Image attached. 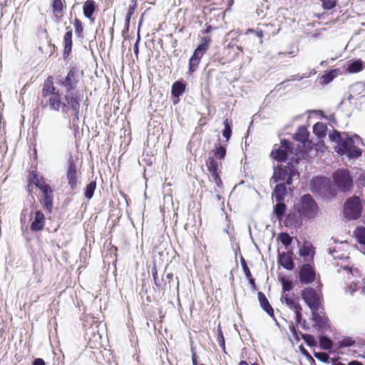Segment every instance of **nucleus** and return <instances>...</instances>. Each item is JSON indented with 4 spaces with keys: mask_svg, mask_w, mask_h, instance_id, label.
<instances>
[{
    "mask_svg": "<svg viewBox=\"0 0 365 365\" xmlns=\"http://www.w3.org/2000/svg\"><path fill=\"white\" fill-rule=\"evenodd\" d=\"M343 140L335 147V151L341 155H346L349 158H357L362 154V150L358 148V145L361 143V138L354 135L349 136L346 133Z\"/></svg>",
    "mask_w": 365,
    "mask_h": 365,
    "instance_id": "7ed1b4c3",
    "label": "nucleus"
},
{
    "mask_svg": "<svg viewBox=\"0 0 365 365\" xmlns=\"http://www.w3.org/2000/svg\"><path fill=\"white\" fill-rule=\"evenodd\" d=\"M217 341L219 344V346L222 348V349L225 350V338L223 336V333L220 327L217 329Z\"/></svg>",
    "mask_w": 365,
    "mask_h": 365,
    "instance_id": "c03bdc74",
    "label": "nucleus"
},
{
    "mask_svg": "<svg viewBox=\"0 0 365 365\" xmlns=\"http://www.w3.org/2000/svg\"><path fill=\"white\" fill-rule=\"evenodd\" d=\"M209 172L210 173L211 176L213 178V180L216 183L217 186L218 187H222V180L220 177V175H219L217 170V171H209Z\"/></svg>",
    "mask_w": 365,
    "mask_h": 365,
    "instance_id": "49530a36",
    "label": "nucleus"
},
{
    "mask_svg": "<svg viewBox=\"0 0 365 365\" xmlns=\"http://www.w3.org/2000/svg\"><path fill=\"white\" fill-rule=\"evenodd\" d=\"M302 339L309 346H314L317 345V341L314 336L309 334L300 333Z\"/></svg>",
    "mask_w": 365,
    "mask_h": 365,
    "instance_id": "e433bc0d",
    "label": "nucleus"
},
{
    "mask_svg": "<svg viewBox=\"0 0 365 365\" xmlns=\"http://www.w3.org/2000/svg\"><path fill=\"white\" fill-rule=\"evenodd\" d=\"M152 276L154 281L155 285L160 290H163L166 285V279L163 278H158V270L155 266L152 268Z\"/></svg>",
    "mask_w": 365,
    "mask_h": 365,
    "instance_id": "4be33fe9",
    "label": "nucleus"
},
{
    "mask_svg": "<svg viewBox=\"0 0 365 365\" xmlns=\"http://www.w3.org/2000/svg\"><path fill=\"white\" fill-rule=\"evenodd\" d=\"M319 344L323 349L331 350L333 341L327 336H322L319 339Z\"/></svg>",
    "mask_w": 365,
    "mask_h": 365,
    "instance_id": "72a5a7b5",
    "label": "nucleus"
},
{
    "mask_svg": "<svg viewBox=\"0 0 365 365\" xmlns=\"http://www.w3.org/2000/svg\"><path fill=\"white\" fill-rule=\"evenodd\" d=\"M254 34L257 37L259 38V43H262V37H263V31L262 30H254V29H248L246 32V34Z\"/></svg>",
    "mask_w": 365,
    "mask_h": 365,
    "instance_id": "8fccbe9b",
    "label": "nucleus"
},
{
    "mask_svg": "<svg viewBox=\"0 0 365 365\" xmlns=\"http://www.w3.org/2000/svg\"><path fill=\"white\" fill-rule=\"evenodd\" d=\"M45 225V216L41 210L35 212L34 220L31 222V230L34 232L43 230Z\"/></svg>",
    "mask_w": 365,
    "mask_h": 365,
    "instance_id": "a211bd4d",
    "label": "nucleus"
},
{
    "mask_svg": "<svg viewBox=\"0 0 365 365\" xmlns=\"http://www.w3.org/2000/svg\"><path fill=\"white\" fill-rule=\"evenodd\" d=\"M310 250L308 247L304 246L299 250V255L303 257H307L309 255Z\"/></svg>",
    "mask_w": 365,
    "mask_h": 365,
    "instance_id": "5fc2aeb1",
    "label": "nucleus"
},
{
    "mask_svg": "<svg viewBox=\"0 0 365 365\" xmlns=\"http://www.w3.org/2000/svg\"><path fill=\"white\" fill-rule=\"evenodd\" d=\"M312 320L314 322L315 326L319 330H324L327 326L328 318L325 316V314L320 310L312 311Z\"/></svg>",
    "mask_w": 365,
    "mask_h": 365,
    "instance_id": "2eb2a0df",
    "label": "nucleus"
},
{
    "mask_svg": "<svg viewBox=\"0 0 365 365\" xmlns=\"http://www.w3.org/2000/svg\"><path fill=\"white\" fill-rule=\"evenodd\" d=\"M215 155L219 160L224 159L226 155V148L219 145L215 151Z\"/></svg>",
    "mask_w": 365,
    "mask_h": 365,
    "instance_id": "79ce46f5",
    "label": "nucleus"
},
{
    "mask_svg": "<svg viewBox=\"0 0 365 365\" xmlns=\"http://www.w3.org/2000/svg\"><path fill=\"white\" fill-rule=\"evenodd\" d=\"M284 292H289L292 289V282L289 280L282 278L280 279Z\"/></svg>",
    "mask_w": 365,
    "mask_h": 365,
    "instance_id": "de8ad7c7",
    "label": "nucleus"
},
{
    "mask_svg": "<svg viewBox=\"0 0 365 365\" xmlns=\"http://www.w3.org/2000/svg\"><path fill=\"white\" fill-rule=\"evenodd\" d=\"M279 239L280 242L284 245L288 246L291 245L292 242V238L289 236V234L286 232H282L279 235Z\"/></svg>",
    "mask_w": 365,
    "mask_h": 365,
    "instance_id": "a19ab883",
    "label": "nucleus"
},
{
    "mask_svg": "<svg viewBox=\"0 0 365 365\" xmlns=\"http://www.w3.org/2000/svg\"><path fill=\"white\" fill-rule=\"evenodd\" d=\"M314 269L309 264H304L300 267L299 278L302 284H311L315 280Z\"/></svg>",
    "mask_w": 365,
    "mask_h": 365,
    "instance_id": "ddd939ff",
    "label": "nucleus"
},
{
    "mask_svg": "<svg viewBox=\"0 0 365 365\" xmlns=\"http://www.w3.org/2000/svg\"><path fill=\"white\" fill-rule=\"evenodd\" d=\"M309 135L307 129L304 126H301L294 134V139L300 143H305L308 140Z\"/></svg>",
    "mask_w": 365,
    "mask_h": 365,
    "instance_id": "b1692460",
    "label": "nucleus"
},
{
    "mask_svg": "<svg viewBox=\"0 0 365 365\" xmlns=\"http://www.w3.org/2000/svg\"><path fill=\"white\" fill-rule=\"evenodd\" d=\"M132 16H129L128 14H127L126 16H125V21H126V25H127V30H128V26H129V24H130V18H131Z\"/></svg>",
    "mask_w": 365,
    "mask_h": 365,
    "instance_id": "0e129e2a",
    "label": "nucleus"
},
{
    "mask_svg": "<svg viewBox=\"0 0 365 365\" xmlns=\"http://www.w3.org/2000/svg\"><path fill=\"white\" fill-rule=\"evenodd\" d=\"M247 279L249 280V282L252 285V288L256 289L257 287L255 282V279L252 277V276L251 275V277H247Z\"/></svg>",
    "mask_w": 365,
    "mask_h": 365,
    "instance_id": "680f3d73",
    "label": "nucleus"
},
{
    "mask_svg": "<svg viewBox=\"0 0 365 365\" xmlns=\"http://www.w3.org/2000/svg\"><path fill=\"white\" fill-rule=\"evenodd\" d=\"M83 101V98L78 99H71L68 101H61L60 98L56 96L52 101V104L47 105L48 109L51 111L55 112H61L63 115H68L70 110H72L73 113V116L71 120V122L73 124V128H78V123L79 121L80 116V108L81 103Z\"/></svg>",
    "mask_w": 365,
    "mask_h": 365,
    "instance_id": "f03ea898",
    "label": "nucleus"
},
{
    "mask_svg": "<svg viewBox=\"0 0 365 365\" xmlns=\"http://www.w3.org/2000/svg\"><path fill=\"white\" fill-rule=\"evenodd\" d=\"M309 76V75H307V74H303L302 76L299 74H296V75H293V76H290V78L288 79V81H300L302 78H308Z\"/></svg>",
    "mask_w": 365,
    "mask_h": 365,
    "instance_id": "603ef678",
    "label": "nucleus"
},
{
    "mask_svg": "<svg viewBox=\"0 0 365 365\" xmlns=\"http://www.w3.org/2000/svg\"><path fill=\"white\" fill-rule=\"evenodd\" d=\"M241 265L246 277H251V272L247 265L246 261L243 257L241 259Z\"/></svg>",
    "mask_w": 365,
    "mask_h": 365,
    "instance_id": "09e8293b",
    "label": "nucleus"
},
{
    "mask_svg": "<svg viewBox=\"0 0 365 365\" xmlns=\"http://www.w3.org/2000/svg\"><path fill=\"white\" fill-rule=\"evenodd\" d=\"M302 297L312 311L321 309V299L314 288L307 287L303 289Z\"/></svg>",
    "mask_w": 365,
    "mask_h": 365,
    "instance_id": "9d476101",
    "label": "nucleus"
},
{
    "mask_svg": "<svg viewBox=\"0 0 365 365\" xmlns=\"http://www.w3.org/2000/svg\"><path fill=\"white\" fill-rule=\"evenodd\" d=\"M206 164L209 171H217L218 169L217 162L214 157H209Z\"/></svg>",
    "mask_w": 365,
    "mask_h": 365,
    "instance_id": "ea45409f",
    "label": "nucleus"
},
{
    "mask_svg": "<svg viewBox=\"0 0 365 365\" xmlns=\"http://www.w3.org/2000/svg\"><path fill=\"white\" fill-rule=\"evenodd\" d=\"M364 62L361 59H357L351 62L347 66V71L351 73H358L363 69Z\"/></svg>",
    "mask_w": 365,
    "mask_h": 365,
    "instance_id": "393cba45",
    "label": "nucleus"
},
{
    "mask_svg": "<svg viewBox=\"0 0 365 365\" xmlns=\"http://www.w3.org/2000/svg\"><path fill=\"white\" fill-rule=\"evenodd\" d=\"M348 365H363V364L359 361H351L349 362Z\"/></svg>",
    "mask_w": 365,
    "mask_h": 365,
    "instance_id": "69168bd1",
    "label": "nucleus"
},
{
    "mask_svg": "<svg viewBox=\"0 0 365 365\" xmlns=\"http://www.w3.org/2000/svg\"><path fill=\"white\" fill-rule=\"evenodd\" d=\"M329 137L331 141L337 143L338 144L344 138V137H342L341 133L336 130H334L331 133H329Z\"/></svg>",
    "mask_w": 365,
    "mask_h": 365,
    "instance_id": "58836bf2",
    "label": "nucleus"
},
{
    "mask_svg": "<svg viewBox=\"0 0 365 365\" xmlns=\"http://www.w3.org/2000/svg\"><path fill=\"white\" fill-rule=\"evenodd\" d=\"M97 6L93 0H87L84 2L83 6V12L85 17L88 19L93 20V14L96 11Z\"/></svg>",
    "mask_w": 365,
    "mask_h": 365,
    "instance_id": "412c9836",
    "label": "nucleus"
},
{
    "mask_svg": "<svg viewBox=\"0 0 365 365\" xmlns=\"http://www.w3.org/2000/svg\"><path fill=\"white\" fill-rule=\"evenodd\" d=\"M140 33L138 32V38H137V40L134 44V46H133V51H134V53L136 56V58H138V53H139V43H140Z\"/></svg>",
    "mask_w": 365,
    "mask_h": 365,
    "instance_id": "3c124183",
    "label": "nucleus"
},
{
    "mask_svg": "<svg viewBox=\"0 0 365 365\" xmlns=\"http://www.w3.org/2000/svg\"><path fill=\"white\" fill-rule=\"evenodd\" d=\"M337 0H322V7L324 9L329 10L336 6Z\"/></svg>",
    "mask_w": 365,
    "mask_h": 365,
    "instance_id": "a18cd8bd",
    "label": "nucleus"
},
{
    "mask_svg": "<svg viewBox=\"0 0 365 365\" xmlns=\"http://www.w3.org/2000/svg\"><path fill=\"white\" fill-rule=\"evenodd\" d=\"M34 184L42 192L41 202L43 207L51 212L53 208V190L51 187L48 184L41 183L38 179L34 182Z\"/></svg>",
    "mask_w": 365,
    "mask_h": 365,
    "instance_id": "1a4fd4ad",
    "label": "nucleus"
},
{
    "mask_svg": "<svg viewBox=\"0 0 365 365\" xmlns=\"http://www.w3.org/2000/svg\"><path fill=\"white\" fill-rule=\"evenodd\" d=\"M258 299L260 304V307L262 308V309L267 312V314L271 317H274V309L270 305L268 299H267L266 296L264 293L259 292L258 294Z\"/></svg>",
    "mask_w": 365,
    "mask_h": 365,
    "instance_id": "6ab92c4d",
    "label": "nucleus"
},
{
    "mask_svg": "<svg viewBox=\"0 0 365 365\" xmlns=\"http://www.w3.org/2000/svg\"><path fill=\"white\" fill-rule=\"evenodd\" d=\"M132 4L131 5H130L129 6V9H128V11L127 14H129V16H133V14H134V11L136 9V6H137V4H136V1H132Z\"/></svg>",
    "mask_w": 365,
    "mask_h": 365,
    "instance_id": "4d7b16f0",
    "label": "nucleus"
},
{
    "mask_svg": "<svg viewBox=\"0 0 365 365\" xmlns=\"http://www.w3.org/2000/svg\"><path fill=\"white\" fill-rule=\"evenodd\" d=\"M356 284H350L349 287V289L351 290V294H353L354 292L356 290Z\"/></svg>",
    "mask_w": 365,
    "mask_h": 365,
    "instance_id": "338daca9",
    "label": "nucleus"
},
{
    "mask_svg": "<svg viewBox=\"0 0 365 365\" xmlns=\"http://www.w3.org/2000/svg\"><path fill=\"white\" fill-rule=\"evenodd\" d=\"M66 32L63 36V45H64V49H63V58H66L68 57V56L71 53L72 46H73V42H72V30L68 26L66 27Z\"/></svg>",
    "mask_w": 365,
    "mask_h": 365,
    "instance_id": "dca6fc26",
    "label": "nucleus"
},
{
    "mask_svg": "<svg viewBox=\"0 0 365 365\" xmlns=\"http://www.w3.org/2000/svg\"><path fill=\"white\" fill-rule=\"evenodd\" d=\"M191 353H192V365H198L197 356L196 352L195 351V348L193 346H191Z\"/></svg>",
    "mask_w": 365,
    "mask_h": 365,
    "instance_id": "6e6d98bb",
    "label": "nucleus"
},
{
    "mask_svg": "<svg viewBox=\"0 0 365 365\" xmlns=\"http://www.w3.org/2000/svg\"><path fill=\"white\" fill-rule=\"evenodd\" d=\"M336 70H332L329 72H326L322 76V83L328 84L330 83L336 76Z\"/></svg>",
    "mask_w": 365,
    "mask_h": 365,
    "instance_id": "c9c22d12",
    "label": "nucleus"
},
{
    "mask_svg": "<svg viewBox=\"0 0 365 365\" xmlns=\"http://www.w3.org/2000/svg\"><path fill=\"white\" fill-rule=\"evenodd\" d=\"M185 89V85L181 81H175L172 86L171 93L174 97L181 96Z\"/></svg>",
    "mask_w": 365,
    "mask_h": 365,
    "instance_id": "cd10ccee",
    "label": "nucleus"
},
{
    "mask_svg": "<svg viewBox=\"0 0 365 365\" xmlns=\"http://www.w3.org/2000/svg\"><path fill=\"white\" fill-rule=\"evenodd\" d=\"M312 191L323 198L329 199L336 195L331 180L325 177H317L312 181Z\"/></svg>",
    "mask_w": 365,
    "mask_h": 365,
    "instance_id": "20e7f679",
    "label": "nucleus"
},
{
    "mask_svg": "<svg viewBox=\"0 0 365 365\" xmlns=\"http://www.w3.org/2000/svg\"><path fill=\"white\" fill-rule=\"evenodd\" d=\"M301 327L304 329H307L308 328L306 326V320L305 319H303L301 322Z\"/></svg>",
    "mask_w": 365,
    "mask_h": 365,
    "instance_id": "774afa93",
    "label": "nucleus"
},
{
    "mask_svg": "<svg viewBox=\"0 0 365 365\" xmlns=\"http://www.w3.org/2000/svg\"><path fill=\"white\" fill-rule=\"evenodd\" d=\"M314 356L318 360L324 363H329L330 360L329 356L325 352H314Z\"/></svg>",
    "mask_w": 365,
    "mask_h": 365,
    "instance_id": "37998d69",
    "label": "nucleus"
},
{
    "mask_svg": "<svg viewBox=\"0 0 365 365\" xmlns=\"http://www.w3.org/2000/svg\"><path fill=\"white\" fill-rule=\"evenodd\" d=\"M96 188V182L95 180H92L88 184H87L84 190L85 197L88 200L91 199L93 196Z\"/></svg>",
    "mask_w": 365,
    "mask_h": 365,
    "instance_id": "7c9ffc66",
    "label": "nucleus"
},
{
    "mask_svg": "<svg viewBox=\"0 0 365 365\" xmlns=\"http://www.w3.org/2000/svg\"><path fill=\"white\" fill-rule=\"evenodd\" d=\"M66 177L68 185L71 190H74L77 185L78 173L76 161L72 155L68 159V165L66 170Z\"/></svg>",
    "mask_w": 365,
    "mask_h": 365,
    "instance_id": "f8f14e48",
    "label": "nucleus"
},
{
    "mask_svg": "<svg viewBox=\"0 0 365 365\" xmlns=\"http://www.w3.org/2000/svg\"><path fill=\"white\" fill-rule=\"evenodd\" d=\"M287 192L286 184L279 183L274 187L272 193V197H274L277 202L284 201Z\"/></svg>",
    "mask_w": 365,
    "mask_h": 365,
    "instance_id": "aec40b11",
    "label": "nucleus"
},
{
    "mask_svg": "<svg viewBox=\"0 0 365 365\" xmlns=\"http://www.w3.org/2000/svg\"><path fill=\"white\" fill-rule=\"evenodd\" d=\"M332 365H345L338 361V359H331Z\"/></svg>",
    "mask_w": 365,
    "mask_h": 365,
    "instance_id": "e2e57ef3",
    "label": "nucleus"
},
{
    "mask_svg": "<svg viewBox=\"0 0 365 365\" xmlns=\"http://www.w3.org/2000/svg\"><path fill=\"white\" fill-rule=\"evenodd\" d=\"M286 210L287 207L284 201H280L274 205L273 212L277 216V219L281 220L284 215Z\"/></svg>",
    "mask_w": 365,
    "mask_h": 365,
    "instance_id": "a878e982",
    "label": "nucleus"
},
{
    "mask_svg": "<svg viewBox=\"0 0 365 365\" xmlns=\"http://www.w3.org/2000/svg\"><path fill=\"white\" fill-rule=\"evenodd\" d=\"M32 365H46L42 359L38 358L34 360Z\"/></svg>",
    "mask_w": 365,
    "mask_h": 365,
    "instance_id": "bf43d9fd",
    "label": "nucleus"
},
{
    "mask_svg": "<svg viewBox=\"0 0 365 365\" xmlns=\"http://www.w3.org/2000/svg\"><path fill=\"white\" fill-rule=\"evenodd\" d=\"M53 15L57 18L60 19L63 16V4L61 0H53Z\"/></svg>",
    "mask_w": 365,
    "mask_h": 365,
    "instance_id": "bb28decb",
    "label": "nucleus"
},
{
    "mask_svg": "<svg viewBox=\"0 0 365 365\" xmlns=\"http://www.w3.org/2000/svg\"><path fill=\"white\" fill-rule=\"evenodd\" d=\"M225 128L222 130V135L225 137L227 140H228L232 135V125L231 122L229 121L227 118H226L223 122Z\"/></svg>",
    "mask_w": 365,
    "mask_h": 365,
    "instance_id": "f704fd0d",
    "label": "nucleus"
},
{
    "mask_svg": "<svg viewBox=\"0 0 365 365\" xmlns=\"http://www.w3.org/2000/svg\"><path fill=\"white\" fill-rule=\"evenodd\" d=\"M290 331H292V333L293 334V335L296 337V339H297V340H299L298 333H297V327H296L294 325H292V326L290 327Z\"/></svg>",
    "mask_w": 365,
    "mask_h": 365,
    "instance_id": "052dcab7",
    "label": "nucleus"
},
{
    "mask_svg": "<svg viewBox=\"0 0 365 365\" xmlns=\"http://www.w3.org/2000/svg\"><path fill=\"white\" fill-rule=\"evenodd\" d=\"M210 38L209 37H203L201 38V43L194 51V53L189 61L188 73L191 75L198 68L200 59L206 53L209 48Z\"/></svg>",
    "mask_w": 365,
    "mask_h": 365,
    "instance_id": "6e6552de",
    "label": "nucleus"
},
{
    "mask_svg": "<svg viewBox=\"0 0 365 365\" xmlns=\"http://www.w3.org/2000/svg\"><path fill=\"white\" fill-rule=\"evenodd\" d=\"M289 150V142L284 140L282 141V147L273 150L271 156L280 162H286L287 159V151Z\"/></svg>",
    "mask_w": 365,
    "mask_h": 365,
    "instance_id": "4468645a",
    "label": "nucleus"
},
{
    "mask_svg": "<svg viewBox=\"0 0 365 365\" xmlns=\"http://www.w3.org/2000/svg\"><path fill=\"white\" fill-rule=\"evenodd\" d=\"M292 252L279 253L278 262L287 270H292L294 269V262L292 259Z\"/></svg>",
    "mask_w": 365,
    "mask_h": 365,
    "instance_id": "f3484780",
    "label": "nucleus"
},
{
    "mask_svg": "<svg viewBox=\"0 0 365 365\" xmlns=\"http://www.w3.org/2000/svg\"><path fill=\"white\" fill-rule=\"evenodd\" d=\"M327 125L321 122L315 123L313 126V132L318 138H323L327 133Z\"/></svg>",
    "mask_w": 365,
    "mask_h": 365,
    "instance_id": "c85d7f7f",
    "label": "nucleus"
},
{
    "mask_svg": "<svg viewBox=\"0 0 365 365\" xmlns=\"http://www.w3.org/2000/svg\"><path fill=\"white\" fill-rule=\"evenodd\" d=\"M362 208L359 197L354 195L346 200L344 207V215L349 220H357L361 217Z\"/></svg>",
    "mask_w": 365,
    "mask_h": 365,
    "instance_id": "0eeeda50",
    "label": "nucleus"
},
{
    "mask_svg": "<svg viewBox=\"0 0 365 365\" xmlns=\"http://www.w3.org/2000/svg\"><path fill=\"white\" fill-rule=\"evenodd\" d=\"M355 344L352 337L346 336L339 341V348L349 347Z\"/></svg>",
    "mask_w": 365,
    "mask_h": 365,
    "instance_id": "4c0bfd02",
    "label": "nucleus"
},
{
    "mask_svg": "<svg viewBox=\"0 0 365 365\" xmlns=\"http://www.w3.org/2000/svg\"><path fill=\"white\" fill-rule=\"evenodd\" d=\"M73 26L75 29V34L78 38L83 37V26L82 21L77 17L73 20Z\"/></svg>",
    "mask_w": 365,
    "mask_h": 365,
    "instance_id": "2f4dec72",
    "label": "nucleus"
},
{
    "mask_svg": "<svg viewBox=\"0 0 365 365\" xmlns=\"http://www.w3.org/2000/svg\"><path fill=\"white\" fill-rule=\"evenodd\" d=\"M349 93L355 96L363 94L365 93V83L362 82H356L352 84L349 88Z\"/></svg>",
    "mask_w": 365,
    "mask_h": 365,
    "instance_id": "c756f323",
    "label": "nucleus"
},
{
    "mask_svg": "<svg viewBox=\"0 0 365 365\" xmlns=\"http://www.w3.org/2000/svg\"><path fill=\"white\" fill-rule=\"evenodd\" d=\"M294 218H295V215H289L285 221H284V224L286 226H288L289 224L292 225V221L294 220Z\"/></svg>",
    "mask_w": 365,
    "mask_h": 365,
    "instance_id": "13d9d810",
    "label": "nucleus"
},
{
    "mask_svg": "<svg viewBox=\"0 0 365 365\" xmlns=\"http://www.w3.org/2000/svg\"><path fill=\"white\" fill-rule=\"evenodd\" d=\"M357 242L361 245H365V227H358L354 232Z\"/></svg>",
    "mask_w": 365,
    "mask_h": 365,
    "instance_id": "473e14b6",
    "label": "nucleus"
},
{
    "mask_svg": "<svg viewBox=\"0 0 365 365\" xmlns=\"http://www.w3.org/2000/svg\"><path fill=\"white\" fill-rule=\"evenodd\" d=\"M81 74L82 72L76 66H70L66 76H56V83L63 89L61 93L54 86L53 76H48L43 82L41 91V96L45 99V101H41L42 107L46 108L47 105L52 104V101L56 96L63 102L73 98H83V93L77 90Z\"/></svg>",
    "mask_w": 365,
    "mask_h": 365,
    "instance_id": "f257e3e1",
    "label": "nucleus"
},
{
    "mask_svg": "<svg viewBox=\"0 0 365 365\" xmlns=\"http://www.w3.org/2000/svg\"><path fill=\"white\" fill-rule=\"evenodd\" d=\"M333 180L340 192H349L353 187V178L347 169L336 170L333 173Z\"/></svg>",
    "mask_w": 365,
    "mask_h": 365,
    "instance_id": "39448f33",
    "label": "nucleus"
},
{
    "mask_svg": "<svg viewBox=\"0 0 365 365\" xmlns=\"http://www.w3.org/2000/svg\"><path fill=\"white\" fill-rule=\"evenodd\" d=\"M302 309H295V321L297 325L300 324V322L303 320L302 319V315L301 314Z\"/></svg>",
    "mask_w": 365,
    "mask_h": 365,
    "instance_id": "864d4df0",
    "label": "nucleus"
},
{
    "mask_svg": "<svg viewBox=\"0 0 365 365\" xmlns=\"http://www.w3.org/2000/svg\"><path fill=\"white\" fill-rule=\"evenodd\" d=\"M281 300L282 302H284L287 306H288L291 309H302L300 304L296 301V299L290 297L288 294H282Z\"/></svg>",
    "mask_w": 365,
    "mask_h": 365,
    "instance_id": "5701e85b",
    "label": "nucleus"
},
{
    "mask_svg": "<svg viewBox=\"0 0 365 365\" xmlns=\"http://www.w3.org/2000/svg\"><path fill=\"white\" fill-rule=\"evenodd\" d=\"M298 211L300 215L308 219H314L319 211L317 203L309 194H305L300 198Z\"/></svg>",
    "mask_w": 365,
    "mask_h": 365,
    "instance_id": "423d86ee",
    "label": "nucleus"
},
{
    "mask_svg": "<svg viewBox=\"0 0 365 365\" xmlns=\"http://www.w3.org/2000/svg\"><path fill=\"white\" fill-rule=\"evenodd\" d=\"M297 175V172L292 167L284 166L279 168L278 170L274 169V175L272 178L274 182L279 180L285 181L286 185H291L293 178Z\"/></svg>",
    "mask_w": 365,
    "mask_h": 365,
    "instance_id": "9b49d317",
    "label": "nucleus"
}]
</instances>
